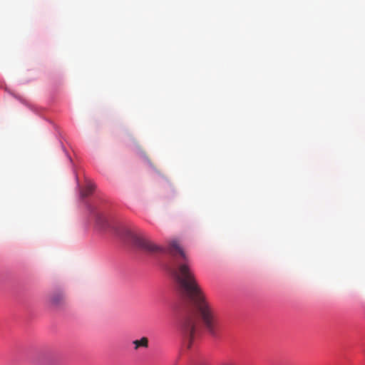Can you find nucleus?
I'll return each instance as SVG.
<instances>
[{
	"instance_id": "f03ea898",
	"label": "nucleus",
	"mask_w": 365,
	"mask_h": 365,
	"mask_svg": "<svg viewBox=\"0 0 365 365\" xmlns=\"http://www.w3.org/2000/svg\"><path fill=\"white\" fill-rule=\"evenodd\" d=\"M48 303L51 307H59L65 303V296L62 292H54L50 295Z\"/></svg>"
},
{
	"instance_id": "423d86ee",
	"label": "nucleus",
	"mask_w": 365,
	"mask_h": 365,
	"mask_svg": "<svg viewBox=\"0 0 365 365\" xmlns=\"http://www.w3.org/2000/svg\"><path fill=\"white\" fill-rule=\"evenodd\" d=\"M221 365H237V363L232 361H227L223 362Z\"/></svg>"
},
{
	"instance_id": "20e7f679",
	"label": "nucleus",
	"mask_w": 365,
	"mask_h": 365,
	"mask_svg": "<svg viewBox=\"0 0 365 365\" xmlns=\"http://www.w3.org/2000/svg\"><path fill=\"white\" fill-rule=\"evenodd\" d=\"M148 339L145 336L140 338V339H135L133 341L134 345V349L138 350L140 348H148Z\"/></svg>"
},
{
	"instance_id": "7ed1b4c3",
	"label": "nucleus",
	"mask_w": 365,
	"mask_h": 365,
	"mask_svg": "<svg viewBox=\"0 0 365 365\" xmlns=\"http://www.w3.org/2000/svg\"><path fill=\"white\" fill-rule=\"evenodd\" d=\"M96 217V226L101 229H105L108 225V221L106 217L101 213H96L95 215Z\"/></svg>"
},
{
	"instance_id": "39448f33",
	"label": "nucleus",
	"mask_w": 365,
	"mask_h": 365,
	"mask_svg": "<svg viewBox=\"0 0 365 365\" xmlns=\"http://www.w3.org/2000/svg\"><path fill=\"white\" fill-rule=\"evenodd\" d=\"M95 189V185L93 183H88L84 189L81 192V195L83 197H86L90 195Z\"/></svg>"
},
{
	"instance_id": "f257e3e1",
	"label": "nucleus",
	"mask_w": 365,
	"mask_h": 365,
	"mask_svg": "<svg viewBox=\"0 0 365 365\" xmlns=\"http://www.w3.org/2000/svg\"><path fill=\"white\" fill-rule=\"evenodd\" d=\"M124 237L149 254L166 253L169 255L166 269L175 278L182 296L190 304L179 327L181 335L187 341V348L191 347L192 342L200 331L199 319L210 335L217 336L223 328L222 319L216 309L205 299L197 285L190 269V259L180 242L175 239L171 240L166 247H163L128 229L124 231Z\"/></svg>"
}]
</instances>
